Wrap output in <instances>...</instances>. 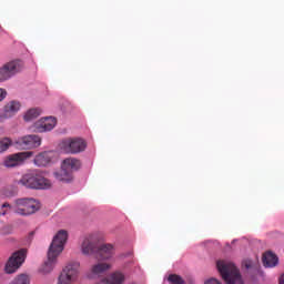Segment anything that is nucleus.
Instances as JSON below:
<instances>
[{"label":"nucleus","mask_w":284,"mask_h":284,"mask_svg":"<svg viewBox=\"0 0 284 284\" xmlns=\"http://www.w3.org/2000/svg\"><path fill=\"white\" fill-rule=\"evenodd\" d=\"M95 254H98L101 261H108V258H112L114 255V246L112 244L98 245Z\"/></svg>","instance_id":"14"},{"label":"nucleus","mask_w":284,"mask_h":284,"mask_svg":"<svg viewBox=\"0 0 284 284\" xmlns=\"http://www.w3.org/2000/svg\"><path fill=\"white\" fill-rule=\"evenodd\" d=\"M21 71V62L20 61H11L6 63L0 68V83L3 81H8L11 77H14L17 72Z\"/></svg>","instance_id":"8"},{"label":"nucleus","mask_w":284,"mask_h":284,"mask_svg":"<svg viewBox=\"0 0 284 284\" xmlns=\"http://www.w3.org/2000/svg\"><path fill=\"white\" fill-rule=\"evenodd\" d=\"M54 176L58 181H63L64 183H70V181H72L71 172L64 169L63 165H61L60 171L54 172Z\"/></svg>","instance_id":"20"},{"label":"nucleus","mask_w":284,"mask_h":284,"mask_svg":"<svg viewBox=\"0 0 284 284\" xmlns=\"http://www.w3.org/2000/svg\"><path fill=\"white\" fill-rule=\"evenodd\" d=\"M111 265L109 263H98L91 267L90 278H94L97 276H101V274H105L108 270H110Z\"/></svg>","instance_id":"19"},{"label":"nucleus","mask_w":284,"mask_h":284,"mask_svg":"<svg viewBox=\"0 0 284 284\" xmlns=\"http://www.w3.org/2000/svg\"><path fill=\"white\" fill-rule=\"evenodd\" d=\"M20 110L21 103L19 101L12 100L4 105L2 114H4L7 119H12V116H14V114H17V112Z\"/></svg>","instance_id":"15"},{"label":"nucleus","mask_w":284,"mask_h":284,"mask_svg":"<svg viewBox=\"0 0 284 284\" xmlns=\"http://www.w3.org/2000/svg\"><path fill=\"white\" fill-rule=\"evenodd\" d=\"M8 118H6L4 113H0V123H3Z\"/></svg>","instance_id":"25"},{"label":"nucleus","mask_w":284,"mask_h":284,"mask_svg":"<svg viewBox=\"0 0 284 284\" xmlns=\"http://www.w3.org/2000/svg\"><path fill=\"white\" fill-rule=\"evenodd\" d=\"M65 243H68V231L60 230L53 237L49 251H48V260L44 262L40 271L42 274H50L52 270H54V265H57V258L63 252V247H65Z\"/></svg>","instance_id":"1"},{"label":"nucleus","mask_w":284,"mask_h":284,"mask_svg":"<svg viewBox=\"0 0 284 284\" xmlns=\"http://www.w3.org/2000/svg\"><path fill=\"white\" fill-rule=\"evenodd\" d=\"M244 265L246 270H250V267H252V262H245Z\"/></svg>","instance_id":"26"},{"label":"nucleus","mask_w":284,"mask_h":284,"mask_svg":"<svg viewBox=\"0 0 284 284\" xmlns=\"http://www.w3.org/2000/svg\"><path fill=\"white\" fill-rule=\"evenodd\" d=\"M40 115H41V110L40 109H30L24 114V121H32V119H37Z\"/></svg>","instance_id":"21"},{"label":"nucleus","mask_w":284,"mask_h":284,"mask_svg":"<svg viewBox=\"0 0 284 284\" xmlns=\"http://www.w3.org/2000/svg\"><path fill=\"white\" fill-rule=\"evenodd\" d=\"M125 282V275L121 272L112 273L109 278H103L98 284H122Z\"/></svg>","instance_id":"18"},{"label":"nucleus","mask_w":284,"mask_h":284,"mask_svg":"<svg viewBox=\"0 0 284 284\" xmlns=\"http://www.w3.org/2000/svg\"><path fill=\"white\" fill-rule=\"evenodd\" d=\"M262 263L264 267H276L278 265V256L272 251H267L263 254Z\"/></svg>","instance_id":"17"},{"label":"nucleus","mask_w":284,"mask_h":284,"mask_svg":"<svg viewBox=\"0 0 284 284\" xmlns=\"http://www.w3.org/2000/svg\"><path fill=\"white\" fill-rule=\"evenodd\" d=\"M18 183L30 190H48V187L52 185L50 180L45 179L41 171H30L26 173Z\"/></svg>","instance_id":"3"},{"label":"nucleus","mask_w":284,"mask_h":284,"mask_svg":"<svg viewBox=\"0 0 284 284\" xmlns=\"http://www.w3.org/2000/svg\"><path fill=\"white\" fill-rule=\"evenodd\" d=\"M81 264L79 262H69L61 271L58 277V284L77 283L79 278V270Z\"/></svg>","instance_id":"5"},{"label":"nucleus","mask_w":284,"mask_h":284,"mask_svg":"<svg viewBox=\"0 0 284 284\" xmlns=\"http://www.w3.org/2000/svg\"><path fill=\"white\" fill-rule=\"evenodd\" d=\"M8 92H6V90L0 89V101H3V99H6Z\"/></svg>","instance_id":"24"},{"label":"nucleus","mask_w":284,"mask_h":284,"mask_svg":"<svg viewBox=\"0 0 284 284\" xmlns=\"http://www.w3.org/2000/svg\"><path fill=\"white\" fill-rule=\"evenodd\" d=\"M11 145L12 140H10V138H4L0 140V154H2V152H6V150H8V148H10Z\"/></svg>","instance_id":"22"},{"label":"nucleus","mask_w":284,"mask_h":284,"mask_svg":"<svg viewBox=\"0 0 284 284\" xmlns=\"http://www.w3.org/2000/svg\"><path fill=\"white\" fill-rule=\"evenodd\" d=\"M204 284H222V283L219 282V280H216V278H210Z\"/></svg>","instance_id":"23"},{"label":"nucleus","mask_w":284,"mask_h":284,"mask_svg":"<svg viewBox=\"0 0 284 284\" xmlns=\"http://www.w3.org/2000/svg\"><path fill=\"white\" fill-rule=\"evenodd\" d=\"M2 214H6V211H4V212H2Z\"/></svg>","instance_id":"29"},{"label":"nucleus","mask_w":284,"mask_h":284,"mask_svg":"<svg viewBox=\"0 0 284 284\" xmlns=\"http://www.w3.org/2000/svg\"><path fill=\"white\" fill-rule=\"evenodd\" d=\"M2 207H9L11 212L20 216H30V214L38 212L41 206L34 199L22 197L16 200L14 205H10V203L6 202L2 204Z\"/></svg>","instance_id":"2"},{"label":"nucleus","mask_w":284,"mask_h":284,"mask_svg":"<svg viewBox=\"0 0 284 284\" xmlns=\"http://www.w3.org/2000/svg\"><path fill=\"white\" fill-rule=\"evenodd\" d=\"M280 284H284V273L280 276Z\"/></svg>","instance_id":"27"},{"label":"nucleus","mask_w":284,"mask_h":284,"mask_svg":"<svg viewBox=\"0 0 284 284\" xmlns=\"http://www.w3.org/2000/svg\"><path fill=\"white\" fill-rule=\"evenodd\" d=\"M52 159H54V152L52 151H44L42 153H39L34 160V165H38V168H45L52 163Z\"/></svg>","instance_id":"13"},{"label":"nucleus","mask_w":284,"mask_h":284,"mask_svg":"<svg viewBox=\"0 0 284 284\" xmlns=\"http://www.w3.org/2000/svg\"><path fill=\"white\" fill-rule=\"evenodd\" d=\"M16 145L17 148H20V150H32L41 145V138L39 135H26L20 138L16 142Z\"/></svg>","instance_id":"10"},{"label":"nucleus","mask_w":284,"mask_h":284,"mask_svg":"<svg viewBox=\"0 0 284 284\" xmlns=\"http://www.w3.org/2000/svg\"><path fill=\"white\" fill-rule=\"evenodd\" d=\"M34 125L37 132H50L51 130H54V125H57V119L52 116L44 118L36 122Z\"/></svg>","instance_id":"12"},{"label":"nucleus","mask_w":284,"mask_h":284,"mask_svg":"<svg viewBox=\"0 0 284 284\" xmlns=\"http://www.w3.org/2000/svg\"><path fill=\"white\" fill-rule=\"evenodd\" d=\"M179 284H185V281H183V277H179Z\"/></svg>","instance_id":"28"},{"label":"nucleus","mask_w":284,"mask_h":284,"mask_svg":"<svg viewBox=\"0 0 284 284\" xmlns=\"http://www.w3.org/2000/svg\"><path fill=\"white\" fill-rule=\"evenodd\" d=\"M60 148L65 154H81V152H85L88 143L81 138H70L63 140Z\"/></svg>","instance_id":"6"},{"label":"nucleus","mask_w":284,"mask_h":284,"mask_svg":"<svg viewBox=\"0 0 284 284\" xmlns=\"http://www.w3.org/2000/svg\"><path fill=\"white\" fill-rule=\"evenodd\" d=\"M30 156H32V151L14 153L4 159L3 165L4 168H17L22 165L23 161H26V159H30Z\"/></svg>","instance_id":"9"},{"label":"nucleus","mask_w":284,"mask_h":284,"mask_svg":"<svg viewBox=\"0 0 284 284\" xmlns=\"http://www.w3.org/2000/svg\"><path fill=\"white\" fill-rule=\"evenodd\" d=\"M217 271L220 272L223 281L227 284H243L241 272L234 265V263L220 260L216 263Z\"/></svg>","instance_id":"4"},{"label":"nucleus","mask_w":284,"mask_h":284,"mask_svg":"<svg viewBox=\"0 0 284 284\" xmlns=\"http://www.w3.org/2000/svg\"><path fill=\"white\" fill-rule=\"evenodd\" d=\"M82 254L89 256L90 254H97V250H99V243L97 242V237L93 235H89L84 237L81 245Z\"/></svg>","instance_id":"11"},{"label":"nucleus","mask_w":284,"mask_h":284,"mask_svg":"<svg viewBox=\"0 0 284 284\" xmlns=\"http://www.w3.org/2000/svg\"><path fill=\"white\" fill-rule=\"evenodd\" d=\"M61 165L64 170L72 174V172L81 170V160L77 158H67L62 161Z\"/></svg>","instance_id":"16"},{"label":"nucleus","mask_w":284,"mask_h":284,"mask_svg":"<svg viewBox=\"0 0 284 284\" xmlns=\"http://www.w3.org/2000/svg\"><path fill=\"white\" fill-rule=\"evenodd\" d=\"M28 254V250L21 248L14 252L8 260L4 266L6 274H14L23 263H26V256Z\"/></svg>","instance_id":"7"}]
</instances>
